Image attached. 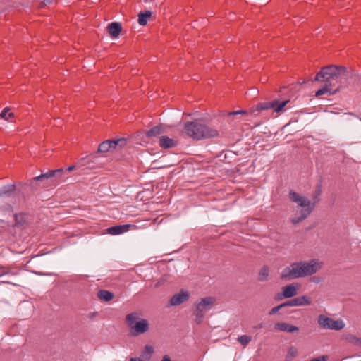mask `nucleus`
Instances as JSON below:
<instances>
[{"instance_id": "49530a36", "label": "nucleus", "mask_w": 361, "mask_h": 361, "mask_svg": "<svg viewBox=\"0 0 361 361\" xmlns=\"http://www.w3.org/2000/svg\"><path fill=\"white\" fill-rule=\"evenodd\" d=\"M161 361H172L168 355H164Z\"/></svg>"}, {"instance_id": "f3484780", "label": "nucleus", "mask_w": 361, "mask_h": 361, "mask_svg": "<svg viewBox=\"0 0 361 361\" xmlns=\"http://www.w3.org/2000/svg\"><path fill=\"white\" fill-rule=\"evenodd\" d=\"M274 328L281 331H287L290 333H293L295 331L298 332L299 331V329L297 326L285 322L275 324Z\"/></svg>"}, {"instance_id": "864d4df0", "label": "nucleus", "mask_w": 361, "mask_h": 361, "mask_svg": "<svg viewBox=\"0 0 361 361\" xmlns=\"http://www.w3.org/2000/svg\"><path fill=\"white\" fill-rule=\"evenodd\" d=\"M38 256H39L38 255H35L34 257H32V258H35V257H37Z\"/></svg>"}, {"instance_id": "7ed1b4c3", "label": "nucleus", "mask_w": 361, "mask_h": 361, "mask_svg": "<svg viewBox=\"0 0 361 361\" xmlns=\"http://www.w3.org/2000/svg\"><path fill=\"white\" fill-rule=\"evenodd\" d=\"M184 130L188 136L195 140L219 137V131L204 123V120L196 119L184 123Z\"/></svg>"}, {"instance_id": "c03bdc74", "label": "nucleus", "mask_w": 361, "mask_h": 361, "mask_svg": "<svg viewBox=\"0 0 361 361\" xmlns=\"http://www.w3.org/2000/svg\"><path fill=\"white\" fill-rule=\"evenodd\" d=\"M16 326H13L11 329V333H10V336H17L18 334L16 333Z\"/></svg>"}, {"instance_id": "5701e85b", "label": "nucleus", "mask_w": 361, "mask_h": 361, "mask_svg": "<svg viewBox=\"0 0 361 361\" xmlns=\"http://www.w3.org/2000/svg\"><path fill=\"white\" fill-rule=\"evenodd\" d=\"M164 133V129L161 126H156L149 130L146 135L148 137H157Z\"/></svg>"}, {"instance_id": "0eeeda50", "label": "nucleus", "mask_w": 361, "mask_h": 361, "mask_svg": "<svg viewBox=\"0 0 361 361\" xmlns=\"http://www.w3.org/2000/svg\"><path fill=\"white\" fill-rule=\"evenodd\" d=\"M100 165L101 163L99 162L97 152L82 157L78 161V168H82V169H95L99 168Z\"/></svg>"}, {"instance_id": "1a4fd4ad", "label": "nucleus", "mask_w": 361, "mask_h": 361, "mask_svg": "<svg viewBox=\"0 0 361 361\" xmlns=\"http://www.w3.org/2000/svg\"><path fill=\"white\" fill-rule=\"evenodd\" d=\"M190 298V294L188 291L181 290L180 292L173 295L170 300L169 304L171 306H178L184 302H186Z\"/></svg>"}, {"instance_id": "f03ea898", "label": "nucleus", "mask_w": 361, "mask_h": 361, "mask_svg": "<svg viewBox=\"0 0 361 361\" xmlns=\"http://www.w3.org/2000/svg\"><path fill=\"white\" fill-rule=\"evenodd\" d=\"M320 268V264L314 259L293 262L282 270L281 279L293 280L303 278L317 273Z\"/></svg>"}, {"instance_id": "a878e982", "label": "nucleus", "mask_w": 361, "mask_h": 361, "mask_svg": "<svg viewBox=\"0 0 361 361\" xmlns=\"http://www.w3.org/2000/svg\"><path fill=\"white\" fill-rule=\"evenodd\" d=\"M269 277V268L267 266H264L262 267L259 272V280L260 281H266L268 280Z\"/></svg>"}, {"instance_id": "2f4dec72", "label": "nucleus", "mask_w": 361, "mask_h": 361, "mask_svg": "<svg viewBox=\"0 0 361 361\" xmlns=\"http://www.w3.org/2000/svg\"><path fill=\"white\" fill-rule=\"evenodd\" d=\"M284 307H286V305H285V302H283L278 306H276V307H273L269 311V314L272 315V314H276L281 308H283Z\"/></svg>"}, {"instance_id": "58836bf2", "label": "nucleus", "mask_w": 361, "mask_h": 361, "mask_svg": "<svg viewBox=\"0 0 361 361\" xmlns=\"http://www.w3.org/2000/svg\"><path fill=\"white\" fill-rule=\"evenodd\" d=\"M310 281L312 282H314L315 283H319L320 281H321V279L319 277H317V276H313L310 279Z\"/></svg>"}, {"instance_id": "ea45409f", "label": "nucleus", "mask_w": 361, "mask_h": 361, "mask_svg": "<svg viewBox=\"0 0 361 361\" xmlns=\"http://www.w3.org/2000/svg\"><path fill=\"white\" fill-rule=\"evenodd\" d=\"M275 300H282L283 298H285V296L283 295V292L282 293H278L275 295Z\"/></svg>"}, {"instance_id": "f257e3e1", "label": "nucleus", "mask_w": 361, "mask_h": 361, "mask_svg": "<svg viewBox=\"0 0 361 361\" xmlns=\"http://www.w3.org/2000/svg\"><path fill=\"white\" fill-rule=\"evenodd\" d=\"M347 72V68L343 66L329 65L322 67L314 80L324 82L325 85L316 92L315 96L318 97L325 93H329V95L335 94L339 91L340 86L335 90H332L331 87L341 82V80L345 78Z\"/></svg>"}, {"instance_id": "de8ad7c7", "label": "nucleus", "mask_w": 361, "mask_h": 361, "mask_svg": "<svg viewBox=\"0 0 361 361\" xmlns=\"http://www.w3.org/2000/svg\"><path fill=\"white\" fill-rule=\"evenodd\" d=\"M263 327V324L261 323V324H259L258 325L254 326L255 329H259V328H262Z\"/></svg>"}, {"instance_id": "c756f323", "label": "nucleus", "mask_w": 361, "mask_h": 361, "mask_svg": "<svg viewBox=\"0 0 361 361\" xmlns=\"http://www.w3.org/2000/svg\"><path fill=\"white\" fill-rule=\"evenodd\" d=\"M298 354L297 349L294 347H290L288 349V353H287V358L288 359H293Z\"/></svg>"}, {"instance_id": "9b49d317", "label": "nucleus", "mask_w": 361, "mask_h": 361, "mask_svg": "<svg viewBox=\"0 0 361 361\" xmlns=\"http://www.w3.org/2000/svg\"><path fill=\"white\" fill-rule=\"evenodd\" d=\"M311 304L310 298L307 295H302L301 297L295 298L285 302L286 307L293 306H303L309 305Z\"/></svg>"}, {"instance_id": "f8f14e48", "label": "nucleus", "mask_w": 361, "mask_h": 361, "mask_svg": "<svg viewBox=\"0 0 361 361\" xmlns=\"http://www.w3.org/2000/svg\"><path fill=\"white\" fill-rule=\"evenodd\" d=\"M148 326L149 324L146 319H140L133 326L132 330L135 331V333H133V335L137 336L140 334L145 333L148 330Z\"/></svg>"}, {"instance_id": "6e6552de", "label": "nucleus", "mask_w": 361, "mask_h": 361, "mask_svg": "<svg viewBox=\"0 0 361 361\" xmlns=\"http://www.w3.org/2000/svg\"><path fill=\"white\" fill-rule=\"evenodd\" d=\"M222 116H226L228 118V121L231 123L232 125H235L236 123L239 122V121H235L234 117L238 115H243V116H255V112H252V109L247 111V110H238V111H229V112H221Z\"/></svg>"}, {"instance_id": "3c124183", "label": "nucleus", "mask_w": 361, "mask_h": 361, "mask_svg": "<svg viewBox=\"0 0 361 361\" xmlns=\"http://www.w3.org/2000/svg\"><path fill=\"white\" fill-rule=\"evenodd\" d=\"M27 305H28V307H29L30 310H32V309L33 308V307H32V305H31V303H30V302H29V303L27 304Z\"/></svg>"}, {"instance_id": "7c9ffc66", "label": "nucleus", "mask_w": 361, "mask_h": 361, "mask_svg": "<svg viewBox=\"0 0 361 361\" xmlns=\"http://www.w3.org/2000/svg\"><path fill=\"white\" fill-rule=\"evenodd\" d=\"M54 180H56L60 179L63 176V174L64 173V169L61 168L56 170H54Z\"/></svg>"}, {"instance_id": "412c9836", "label": "nucleus", "mask_w": 361, "mask_h": 361, "mask_svg": "<svg viewBox=\"0 0 361 361\" xmlns=\"http://www.w3.org/2000/svg\"><path fill=\"white\" fill-rule=\"evenodd\" d=\"M97 297L102 301L109 302L114 298V294L109 290H100L97 293Z\"/></svg>"}, {"instance_id": "603ef678", "label": "nucleus", "mask_w": 361, "mask_h": 361, "mask_svg": "<svg viewBox=\"0 0 361 361\" xmlns=\"http://www.w3.org/2000/svg\"><path fill=\"white\" fill-rule=\"evenodd\" d=\"M350 338H353V339H355L357 338L355 336H352Z\"/></svg>"}, {"instance_id": "ddd939ff", "label": "nucleus", "mask_w": 361, "mask_h": 361, "mask_svg": "<svg viewBox=\"0 0 361 361\" xmlns=\"http://www.w3.org/2000/svg\"><path fill=\"white\" fill-rule=\"evenodd\" d=\"M131 226L132 225L130 224L117 225L109 227L107 229V232L109 234L112 235H120L128 231V228Z\"/></svg>"}, {"instance_id": "cd10ccee", "label": "nucleus", "mask_w": 361, "mask_h": 361, "mask_svg": "<svg viewBox=\"0 0 361 361\" xmlns=\"http://www.w3.org/2000/svg\"><path fill=\"white\" fill-rule=\"evenodd\" d=\"M10 109L6 107L4 108L1 113L0 114V116L1 118H3L5 121H9L10 118H13L14 116L13 113L9 112Z\"/></svg>"}, {"instance_id": "6ab92c4d", "label": "nucleus", "mask_w": 361, "mask_h": 361, "mask_svg": "<svg viewBox=\"0 0 361 361\" xmlns=\"http://www.w3.org/2000/svg\"><path fill=\"white\" fill-rule=\"evenodd\" d=\"M109 33L112 37H117L121 31V25L117 22H113L109 24L107 27Z\"/></svg>"}, {"instance_id": "c9c22d12", "label": "nucleus", "mask_w": 361, "mask_h": 361, "mask_svg": "<svg viewBox=\"0 0 361 361\" xmlns=\"http://www.w3.org/2000/svg\"><path fill=\"white\" fill-rule=\"evenodd\" d=\"M15 219L16 224H21L23 221V214H16Z\"/></svg>"}, {"instance_id": "bb28decb", "label": "nucleus", "mask_w": 361, "mask_h": 361, "mask_svg": "<svg viewBox=\"0 0 361 361\" xmlns=\"http://www.w3.org/2000/svg\"><path fill=\"white\" fill-rule=\"evenodd\" d=\"M322 194V185L318 184L313 194V202L312 204H314V206L320 201L319 196Z\"/></svg>"}, {"instance_id": "a18cd8bd", "label": "nucleus", "mask_w": 361, "mask_h": 361, "mask_svg": "<svg viewBox=\"0 0 361 361\" xmlns=\"http://www.w3.org/2000/svg\"><path fill=\"white\" fill-rule=\"evenodd\" d=\"M307 81H312H312H314V80H312V79H308L307 80H305V79H301V80H300L299 83H300V84H305Z\"/></svg>"}, {"instance_id": "09e8293b", "label": "nucleus", "mask_w": 361, "mask_h": 361, "mask_svg": "<svg viewBox=\"0 0 361 361\" xmlns=\"http://www.w3.org/2000/svg\"><path fill=\"white\" fill-rule=\"evenodd\" d=\"M238 338H242V339H244V338H250V337L246 336V335H243L240 337H238Z\"/></svg>"}, {"instance_id": "aec40b11", "label": "nucleus", "mask_w": 361, "mask_h": 361, "mask_svg": "<svg viewBox=\"0 0 361 361\" xmlns=\"http://www.w3.org/2000/svg\"><path fill=\"white\" fill-rule=\"evenodd\" d=\"M16 190L15 185H6L0 188V197H10Z\"/></svg>"}, {"instance_id": "4468645a", "label": "nucleus", "mask_w": 361, "mask_h": 361, "mask_svg": "<svg viewBox=\"0 0 361 361\" xmlns=\"http://www.w3.org/2000/svg\"><path fill=\"white\" fill-rule=\"evenodd\" d=\"M274 101V111L276 113L283 112L286 110V105L290 103V99H275Z\"/></svg>"}, {"instance_id": "c85d7f7f", "label": "nucleus", "mask_w": 361, "mask_h": 361, "mask_svg": "<svg viewBox=\"0 0 361 361\" xmlns=\"http://www.w3.org/2000/svg\"><path fill=\"white\" fill-rule=\"evenodd\" d=\"M194 314L195 315V322L197 324L202 323V319H203L204 316V313L202 312H200V311L195 310V312Z\"/></svg>"}, {"instance_id": "72a5a7b5", "label": "nucleus", "mask_w": 361, "mask_h": 361, "mask_svg": "<svg viewBox=\"0 0 361 361\" xmlns=\"http://www.w3.org/2000/svg\"><path fill=\"white\" fill-rule=\"evenodd\" d=\"M304 219H302V216H295L294 218H293L291 219V222L293 224H297L300 222H301L302 221H303Z\"/></svg>"}, {"instance_id": "37998d69", "label": "nucleus", "mask_w": 361, "mask_h": 361, "mask_svg": "<svg viewBox=\"0 0 361 361\" xmlns=\"http://www.w3.org/2000/svg\"><path fill=\"white\" fill-rule=\"evenodd\" d=\"M98 314V312H91L88 314V318L90 319H93Z\"/></svg>"}, {"instance_id": "b1692460", "label": "nucleus", "mask_w": 361, "mask_h": 361, "mask_svg": "<svg viewBox=\"0 0 361 361\" xmlns=\"http://www.w3.org/2000/svg\"><path fill=\"white\" fill-rule=\"evenodd\" d=\"M54 170H49L47 173H42L41 175L32 178V183L35 181H43L45 179H52L54 180Z\"/></svg>"}, {"instance_id": "79ce46f5", "label": "nucleus", "mask_w": 361, "mask_h": 361, "mask_svg": "<svg viewBox=\"0 0 361 361\" xmlns=\"http://www.w3.org/2000/svg\"><path fill=\"white\" fill-rule=\"evenodd\" d=\"M243 348H245L251 340H238Z\"/></svg>"}, {"instance_id": "473e14b6", "label": "nucleus", "mask_w": 361, "mask_h": 361, "mask_svg": "<svg viewBox=\"0 0 361 361\" xmlns=\"http://www.w3.org/2000/svg\"><path fill=\"white\" fill-rule=\"evenodd\" d=\"M153 352H154V350L152 346L146 345L144 349L143 354L145 355H148V357H149L151 356V355L153 353Z\"/></svg>"}, {"instance_id": "4be33fe9", "label": "nucleus", "mask_w": 361, "mask_h": 361, "mask_svg": "<svg viewBox=\"0 0 361 361\" xmlns=\"http://www.w3.org/2000/svg\"><path fill=\"white\" fill-rule=\"evenodd\" d=\"M152 16V12L149 10H145L142 12H140L138 14V23L144 26L147 23V19L150 18Z\"/></svg>"}, {"instance_id": "4c0bfd02", "label": "nucleus", "mask_w": 361, "mask_h": 361, "mask_svg": "<svg viewBox=\"0 0 361 361\" xmlns=\"http://www.w3.org/2000/svg\"><path fill=\"white\" fill-rule=\"evenodd\" d=\"M353 345L357 348H361V340H350Z\"/></svg>"}, {"instance_id": "39448f33", "label": "nucleus", "mask_w": 361, "mask_h": 361, "mask_svg": "<svg viewBox=\"0 0 361 361\" xmlns=\"http://www.w3.org/2000/svg\"><path fill=\"white\" fill-rule=\"evenodd\" d=\"M317 322L320 327L325 329L339 331L345 327V324L342 319L334 320L324 314L318 316Z\"/></svg>"}, {"instance_id": "5fc2aeb1", "label": "nucleus", "mask_w": 361, "mask_h": 361, "mask_svg": "<svg viewBox=\"0 0 361 361\" xmlns=\"http://www.w3.org/2000/svg\"><path fill=\"white\" fill-rule=\"evenodd\" d=\"M360 120H361V117H360Z\"/></svg>"}, {"instance_id": "dca6fc26", "label": "nucleus", "mask_w": 361, "mask_h": 361, "mask_svg": "<svg viewBox=\"0 0 361 361\" xmlns=\"http://www.w3.org/2000/svg\"><path fill=\"white\" fill-rule=\"evenodd\" d=\"M270 109H274V101L258 103L255 108L252 109V112H255V116L258 114L259 112Z\"/></svg>"}, {"instance_id": "2eb2a0df", "label": "nucleus", "mask_w": 361, "mask_h": 361, "mask_svg": "<svg viewBox=\"0 0 361 361\" xmlns=\"http://www.w3.org/2000/svg\"><path fill=\"white\" fill-rule=\"evenodd\" d=\"M298 287L299 285L298 283L295 286L294 284H290L283 287V295L285 296V298L294 297L297 295Z\"/></svg>"}, {"instance_id": "423d86ee", "label": "nucleus", "mask_w": 361, "mask_h": 361, "mask_svg": "<svg viewBox=\"0 0 361 361\" xmlns=\"http://www.w3.org/2000/svg\"><path fill=\"white\" fill-rule=\"evenodd\" d=\"M128 142L127 138H119L113 140H106L99 144L98 147V152H107L111 149H121L126 146Z\"/></svg>"}, {"instance_id": "f704fd0d", "label": "nucleus", "mask_w": 361, "mask_h": 361, "mask_svg": "<svg viewBox=\"0 0 361 361\" xmlns=\"http://www.w3.org/2000/svg\"><path fill=\"white\" fill-rule=\"evenodd\" d=\"M328 359V356L322 355L315 358L312 359L310 361H326Z\"/></svg>"}, {"instance_id": "393cba45", "label": "nucleus", "mask_w": 361, "mask_h": 361, "mask_svg": "<svg viewBox=\"0 0 361 361\" xmlns=\"http://www.w3.org/2000/svg\"><path fill=\"white\" fill-rule=\"evenodd\" d=\"M137 316L136 312H132L130 314H128L126 317V320L128 324V325L133 329L135 324L137 322Z\"/></svg>"}, {"instance_id": "9d476101", "label": "nucleus", "mask_w": 361, "mask_h": 361, "mask_svg": "<svg viewBox=\"0 0 361 361\" xmlns=\"http://www.w3.org/2000/svg\"><path fill=\"white\" fill-rule=\"evenodd\" d=\"M214 301L215 299L213 297L202 298L201 300L197 304L195 310L205 313L207 311L212 308Z\"/></svg>"}, {"instance_id": "8fccbe9b", "label": "nucleus", "mask_w": 361, "mask_h": 361, "mask_svg": "<svg viewBox=\"0 0 361 361\" xmlns=\"http://www.w3.org/2000/svg\"><path fill=\"white\" fill-rule=\"evenodd\" d=\"M161 283L160 281H158L157 283H156L154 284V287L158 288L159 286H161Z\"/></svg>"}, {"instance_id": "a211bd4d", "label": "nucleus", "mask_w": 361, "mask_h": 361, "mask_svg": "<svg viewBox=\"0 0 361 361\" xmlns=\"http://www.w3.org/2000/svg\"><path fill=\"white\" fill-rule=\"evenodd\" d=\"M159 145L164 149H170L177 145V142L168 136H161L159 138Z\"/></svg>"}, {"instance_id": "a19ab883", "label": "nucleus", "mask_w": 361, "mask_h": 361, "mask_svg": "<svg viewBox=\"0 0 361 361\" xmlns=\"http://www.w3.org/2000/svg\"><path fill=\"white\" fill-rule=\"evenodd\" d=\"M78 169V162L76 163V164H75V165H72V166H70L69 167H68V168L66 169V171H72V170H73V169ZM80 169V168H78V169ZM80 169H82V168H80Z\"/></svg>"}, {"instance_id": "20e7f679", "label": "nucleus", "mask_w": 361, "mask_h": 361, "mask_svg": "<svg viewBox=\"0 0 361 361\" xmlns=\"http://www.w3.org/2000/svg\"><path fill=\"white\" fill-rule=\"evenodd\" d=\"M288 197L290 201L298 204V207H302L300 216H301L302 219H304V220L310 215L315 208L314 204H312L310 200L293 190H290Z\"/></svg>"}, {"instance_id": "e433bc0d", "label": "nucleus", "mask_w": 361, "mask_h": 361, "mask_svg": "<svg viewBox=\"0 0 361 361\" xmlns=\"http://www.w3.org/2000/svg\"><path fill=\"white\" fill-rule=\"evenodd\" d=\"M37 181H35L32 183V179L30 180L29 185L30 186L32 190H35L38 188Z\"/></svg>"}]
</instances>
